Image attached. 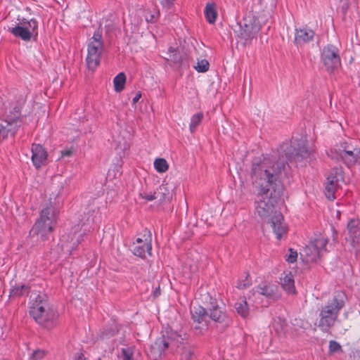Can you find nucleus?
Returning a JSON list of instances; mask_svg holds the SVG:
<instances>
[{
    "label": "nucleus",
    "mask_w": 360,
    "mask_h": 360,
    "mask_svg": "<svg viewBox=\"0 0 360 360\" xmlns=\"http://www.w3.org/2000/svg\"><path fill=\"white\" fill-rule=\"evenodd\" d=\"M154 167L160 173L165 172L168 169L167 162L164 158H157L154 162Z\"/></svg>",
    "instance_id": "nucleus-32"
},
{
    "label": "nucleus",
    "mask_w": 360,
    "mask_h": 360,
    "mask_svg": "<svg viewBox=\"0 0 360 360\" xmlns=\"http://www.w3.org/2000/svg\"><path fill=\"white\" fill-rule=\"evenodd\" d=\"M179 343H181V345H183L182 346H184V342H181V341H179Z\"/></svg>",
    "instance_id": "nucleus-55"
},
{
    "label": "nucleus",
    "mask_w": 360,
    "mask_h": 360,
    "mask_svg": "<svg viewBox=\"0 0 360 360\" xmlns=\"http://www.w3.org/2000/svg\"><path fill=\"white\" fill-rule=\"evenodd\" d=\"M122 358L124 360H131L132 358V352L129 348H123L122 349Z\"/></svg>",
    "instance_id": "nucleus-43"
},
{
    "label": "nucleus",
    "mask_w": 360,
    "mask_h": 360,
    "mask_svg": "<svg viewBox=\"0 0 360 360\" xmlns=\"http://www.w3.org/2000/svg\"><path fill=\"white\" fill-rule=\"evenodd\" d=\"M45 356V352L44 350H41V349H37V350H35L34 351L31 356H30V359H32V360H41V359H43Z\"/></svg>",
    "instance_id": "nucleus-40"
},
{
    "label": "nucleus",
    "mask_w": 360,
    "mask_h": 360,
    "mask_svg": "<svg viewBox=\"0 0 360 360\" xmlns=\"http://www.w3.org/2000/svg\"><path fill=\"white\" fill-rule=\"evenodd\" d=\"M85 233H79L78 236L77 235L76 233H75L74 234V237L76 238L75 239V241L73 242V245H78L81 241L83 240V235H84Z\"/></svg>",
    "instance_id": "nucleus-45"
},
{
    "label": "nucleus",
    "mask_w": 360,
    "mask_h": 360,
    "mask_svg": "<svg viewBox=\"0 0 360 360\" xmlns=\"http://www.w3.org/2000/svg\"><path fill=\"white\" fill-rule=\"evenodd\" d=\"M181 350V360H195L196 349L194 346L186 344V345L180 347Z\"/></svg>",
    "instance_id": "nucleus-23"
},
{
    "label": "nucleus",
    "mask_w": 360,
    "mask_h": 360,
    "mask_svg": "<svg viewBox=\"0 0 360 360\" xmlns=\"http://www.w3.org/2000/svg\"><path fill=\"white\" fill-rule=\"evenodd\" d=\"M204 13L207 21L210 24L214 23L217 18V11L215 3H207L205 8Z\"/></svg>",
    "instance_id": "nucleus-24"
},
{
    "label": "nucleus",
    "mask_w": 360,
    "mask_h": 360,
    "mask_svg": "<svg viewBox=\"0 0 360 360\" xmlns=\"http://www.w3.org/2000/svg\"><path fill=\"white\" fill-rule=\"evenodd\" d=\"M289 254L285 255V260L288 263H294L297 261V252L292 248L289 249Z\"/></svg>",
    "instance_id": "nucleus-39"
},
{
    "label": "nucleus",
    "mask_w": 360,
    "mask_h": 360,
    "mask_svg": "<svg viewBox=\"0 0 360 360\" xmlns=\"http://www.w3.org/2000/svg\"><path fill=\"white\" fill-rule=\"evenodd\" d=\"M30 292V286L26 284L15 285L10 290L9 297L15 298L24 295H28Z\"/></svg>",
    "instance_id": "nucleus-21"
},
{
    "label": "nucleus",
    "mask_w": 360,
    "mask_h": 360,
    "mask_svg": "<svg viewBox=\"0 0 360 360\" xmlns=\"http://www.w3.org/2000/svg\"><path fill=\"white\" fill-rule=\"evenodd\" d=\"M152 245L150 240L148 241L146 239L143 241L141 238H138L136 243H134L133 254L141 258H145L146 254L151 255Z\"/></svg>",
    "instance_id": "nucleus-15"
},
{
    "label": "nucleus",
    "mask_w": 360,
    "mask_h": 360,
    "mask_svg": "<svg viewBox=\"0 0 360 360\" xmlns=\"http://www.w3.org/2000/svg\"><path fill=\"white\" fill-rule=\"evenodd\" d=\"M342 351V347L339 342L335 340H330L329 341V352L335 353L338 352Z\"/></svg>",
    "instance_id": "nucleus-38"
},
{
    "label": "nucleus",
    "mask_w": 360,
    "mask_h": 360,
    "mask_svg": "<svg viewBox=\"0 0 360 360\" xmlns=\"http://www.w3.org/2000/svg\"><path fill=\"white\" fill-rule=\"evenodd\" d=\"M347 300L346 294L341 290L335 291L332 299L321 307L319 312V328L324 333H328L338 321L340 310Z\"/></svg>",
    "instance_id": "nucleus-2"
},
{
    "label": "nucleus",
    "mask_w": 360,
    "mask_h": 360,
    "mask_svg": "<svg viewBox=\"0 0 360 360\" xmlns=\"http://www.w3.org/2000/svg\"><path fill=\"white\" fill-rule=\"evenodd\" d=\"M140 196L143 199H146L148 201H152L156 199L155 191L153 193H141Z\"/></svg>",
    "instance_id": "nucleus-42"
},
{
    "label": "nucleus",
    "mask_w": 360,
    "mask_h": 360,
    "mask_svg": "<svg viewBox=\"0 0 360 360\" xmlns=\"http://www.w3.org/2000/svg\"><path fill=\"white\" fill-rule=\"evenodd\" d=\"M160 4L165 8H171L174 3L175 0H158Z\"/></svg>",
    "instance_id": "nucleus-44"
},
{
    "label": "nucleus",
    "mask_w": 360,
    "mask_h": 360,
    "mask_svg": "<svg viewBox=\"0 0 360 360\" xmlns=\"http://www.w3.org/2000/svg\"><path fill=\"white\" fill-rule=\"evenodd\" d=\"M155 194L160 203L169 202L173 197V189L168 184H162L156 189Z\"/></svg>",
    "instance_id": "nucleus-17"
},
{
    "label": "nucleus",
    "mask_w": 360,
    "mask_h": 360,
    "mask_svg": "<svg viewBox=\"0 0 360 360\" xmlns=\"http://www.w3.org/2000/svg\"><path fill=\"white\" fill-rule=\"evenodd\" d=\"M115 168L117 169V172L120 174L121 172L120 171L119 167L118 166H115Z\"/></svg>",
    "instance_id": "nucleus-52"
},
{
    "label": "nucleus",
    "mask_w": 360,
    "mask_h": 360,
    "mask_svg": "<svg viewBox=\"0 0 360 360\" xmlns=\"http://www.w3.org/2000/svg\"><path fill=\"white\" fill-rule=\"evenodd\" d=\"M342 2H343V6H346V8L348 7V1L349 0H340Z\"/></svg>",
    "instance_id": "nucleus-50"
},
{
    "label": "nucleus",
    "mask_w": 360,
    "mask_h": 360,
    "mask_svg": "<svg viewBox=\"0 0 360 360\" xmlns=\"http://www.w3.org/2000/svg\"><path fill=\"white\" fill-rule=\"evenodd\" d=\"M169 58L168 60H171L176 65H181L182 63L181 56L177 49L169 47L168 49Z\"/></svg>",
    "instance_id": "nucleus-30"
},
{
    "label": "nucleus",
    "mask_w": 360,
    "mask_h": 360,
    "mask_svg": "<svg viewBox=\"0 0 360 360\" xmlns=\"http://www.w3.org/2000/svg\"><path fill=\"white\" fill-rule=\"evenodd\" d=\"M32 297V295L30 296L29 313L34 320L40 319L39 315L50 307L47 297L44 294H38L34 298Z\"/></svg>",
    "instance_id": "nucleus-8"
},
{
    "label": "nucleus",
    "mask_w": 360,
    "mask_h": 360,
    "mask_svg": "<svg viewBox=\"0 0 360 360\" xmlns=\"http://www.w3.org/2000/svg\"><path fill=\"white\" fill-rule=\"evenodd\" d=\"M203 326H205L207 328V325L206 323H205V324H203Z\"/></svg>",
    "instance_id": "nucleus-53"
},
{
    "label": "nucleus",
    "mask_w": 360,
    "mask_h": 360,
    "mask_svg": "<svg viewBox=\"0 0 360 360\" xmlns=\"http://www.w3.org/2000/svg\"><path fill=\"white\" fill-rule=\"evenodd\" d=\"M58 187H59V188H60V189H59L58 193L56 195V197H57L58 195H60V191L61 190H63V184H60L58 186Z\"/></svg>",
    "instance_id": "nucleus-51"
},
{
    "label": "nucleus",
    "mask_w": 360,
    "mask_h": 360,
    "mask_svg": "<svg viewBox=\"0 0 360 360\" xmlns=\"http://www.w3.org/2000/svg\"><path fill=\"white\" fill-rule=\"evenodd\" d=\"M191 314L193 323H196V326H194V329H202V328L200 327L199 325L202 324L203 322H206V319L209 316V313L207 312L206 309H205L200 305L194 306L191 309Z\"/></svg>",
    "instance_id": "nucleus-16"
},
{
    "label": "nucleus",
    "mask_w": 360,
    "mask_h": 360,
    "mask_svg": "<svg viewBox=\"0 0 360 360\" xmlns=\"http://www.w3.org/2000/svg\"><path fill=\"white\" fill-rule=\"evenodd\" d=\"M358 226V221L354 219H351L347 224V229L350 236L354 237L356 233V227Z\"/></svg>",
    "instance_id": "nucleus-37"
},
{
    "label": "nucleus",
    "mask_w": 360,
    "mask_h": 360,
    "mask_svg": "<svg viewBox=\"0 0 360 360\" xmlns=\"http://www.w3.org/2000/svg\"><path fill=\"white\" fill-rule=\"evenodd\" d=\"M20 25L27 27V29L31 32V34L34 37H37L38 34V22L36 19L32 18L30 20H27L26 18H22L20 22Z\"/></svg>",
    "instance_id": "nucleus-28"
},
{
    "label": "nucleus",
    "mask_w": 360,
    "mask_h": 360,
    "mask_svg": "<svg viewBox=\"0 0 360 360\" xmlns=\"http://www.w3.org/2000/svg\"><path fill=\"white\" fill-rule=\"evenodd\" d=\"M159 15V12L156 11H148L146 13L145 18L148 22L154 23L158 20Z\"/></svg>",
    "instance_id": "nucleus-35"
},
{
    "label": "nucleus",
    "mask_w": 360,
    "mask_h": 360,
    "mask_svg": "<svg viewBox=\"0 0 360 360\" xmlns=\"http://www.w3.org/2000/svg\"><path fill=\"white\" fill-rule=\"evenodd\" d=\"M161 294V290L160 286L155 288V290L153 292V296L154 297H158Z\"/></svg>",
    "instance_id": "nucleus-49"
},
{
    "label": "nucleus",
    "mask_w": 360,
    "mask_h": 360,
    "mask_svg": "<svg viewBox=\"0 0 360 360\" xmlns=\"http://www.w3.org/2000/svg\"><path fill=\"white\" fill-rule=\"evenodd\" d=\"M238 30L236 31L238 37L243 39L245 43L250 42L256 37L260 30V25L253 16H246L238 22Z\"/></svg>",
    "instance_id": "nucleus-5"
},
{
    "label": "nucleus",
    "mask_w": 360,
    "mask_h": 360,
    "mask_svg": "<svg viewBox=\"0 0 360 360\" xmlns=\"http://www.w3.org/2000/svg\"><path fill=\"white\" fill-rule=\"evenodd\" d=\"M193 68L198 72H206L210 68V63L207 60L202 59L198 60L197 65Z\"/></svg>",
    "instance_id": "nucleus-33"
},
{
    "label": "nucleus",
    "mask_w": 360,
    "mask_h": 360,
    "mask_svg": "<svg viewBox=\"0 0 360 360\" xmlns=\"http://www.w3.org/2000/svg\"><path fill=\"white\" fill-rule=\"evenodd\" d=\"M321 60L326 70L328 72H332L340 65L338 49L331 44L324 46L321 51Z\"/></svg>",
    "instance_id": "nucleus-7"
},
{
    "label": "nucleus",
    "mask_w": 360,
    "mask_h": 360,
    "mask_svg": "<svg viewBox=\"0 0 360 360\" xmlns=\"http://www.w3.org/2000/svg\"><path fill=\"white\" fill-rule=\"evenodd\" d=\"M120 330L119 324L113 321L112 323L104 327L99 333L101 339H108L118 333Z\"/></svg>",
    "instance_id": "nucleus-20"
},
{
    "label": "nucleus",
    "mask_w": 360,
    "mask_h": 360,
    "mask_svg": "<svg viewBox=\"0 0 360 360\" xmlns=\"http://www.w3.org/2000/svg\"><path fill=\"white\" fill-rule=\"evenodd\" d=\"M20 126V121L14 120L11 117H6L0 124V134L4 139H6L8 136H14Z\"/></svg>",
    "instance_id": "nucleus-12"
},
{
    "label": "nucleus",
    "mask_w": 360,
    "mask_h": 360,
    "mask_svg": "<svg viewBox=\"0 0 360 360\" xmlns=\"http://www.w3.org/2000/svg\"><path fill=\"white\" fill-rule=\"evenodd\" d=\"M203 114L202 112H198L191 117V123L189 126L190 131L191 133H193L195 131L196 127L201 122Z\"/></svg>",
    "instance_id": "nucleus-31"
},
{
    "label": "nucleus",
    "mask_w": 360,
    "mask_h": 360,
    "mask_svg": "<svg viewBox=\"0 0 360 360\" xmlns=\"http://www.w3.org/2000/svg\"><path fill=\"white\" fill-rule=\"evenodd\" d=\"M209 317L214 323L221 324L223 326L227 327L232 323V319L227 314L225 307L217 304L212 306L209 309Z\"/></svg>",
    "instance_id": "nucleus-9"
},
{
    "label": "nucleus",
    "mask_w": 360,
    "mask_h": 360,
    "mask_svg": "<svg viewBox=\"0 0 360 360\" xmlns=\"http://www.w3.org/2000/svg\"><path fill=\"white\" fill-rule=\"evenodd\" d=\"M257 292L268 299L275 300L277 298L276 287L270 284H260L257 286Z\"/></svg>",
    "instance_id": "nucleus-19"
},
{
    "label": "nucleus",
    "mask_w": 360,
    "mask_h": 360,
    "mask_svg": "<svg viewBox=\"0 0 360 360\" xmlns=\"http://www.w3.org/2000/svg\"><path fill=\"white\" fill-rule=\"evenodd\" d=\"M281 283L283 288L289 294L295 292V281L291 274H286L281 278Z\"/></svg>",
    "instance_id": "nucleus-26"
},
{
    "label": "nucleus",
    "mask_w": 360,
    "mask_h": 360,
    "mask_svg": "<svg viewBox=\"0 0 360 360\" xmlns=\"http://www.w3.org/2000/svg\"><path fill=\"white\" fill-rule=\"evenodd\" d=\"M179 343H181V345H183L182 346H184V342H181V341H179Z\"/></svg>",
    "instance_id": "nucleus-54"
},
{
    "label": "nucleus",
    "mask_w": 360,
    "mask_h": 360,
    "mask_svg": "<svg viewBox=\"0 0 360 360\" xmlns=\"http://www.w3.org/2000/svg\"><path fill=\"white\" fill-rule=\"evenodd\" d=\"M328 242V240L323 237H321L315 240L314 243V247L316 250V255L309 259L311 262H316L318 261V259H319L320 251L321 250H326V246Z\"/></svg>",
    "instance_id": "nucleus-25"
},
{
    "label": "nucleus",
    "mask_w": 360,
    "mask_h": 360,
    "mask_svg": "<svg viewBox=\"0 0 360 360\" xmlns=\"http://www.w3.org/2000/svg\"><path fill=\"white\" fill-rule=\"evenodd\" d=\"M6 117H11L14 120L20 121L21 118V110L20 107L15 106L13 108V110L10 112V113L6 116Z\"/></svg>",
    "instance_id": "nucleus-36"
},
{
    "label": "nucleus",
    "mask_w": 360,
    "mask_h": 360,
    "mask_svg": "<svg viewBox=\"0 0 360 360\" xmlns=\"http://www.w3.org/2000/svg\"><path fill=\"white\" fill-rule=\"evenodd\" d=\"M11 33L15 37H18L23 41H30L32 37L31 32L27 29V27L22 26L20 23L12 27L10 30Z\"/></svg>",
    "instance_id": "nucleus-18"
},
{
    "label": "nucleus",
    "mask_w": 360,
    "mask_h": 360,
    "mask_svg": "<svg viewBox=\"0 0 360 360\" xmlns=\"http://www.w3.org/2000/svg\"><path fill=\"white\" fill-rule=\"evenodd\" d=\"M169 342L162 336L158 338L149 348L150 357L153 360H158L161 358L165 351L169 347Z\"/></svg>",
    "instance_id": "nucleus-11"
},
{
    "label": "nucleus",
    "mask_w": 360,
    "mask_h": 360,
    "mask_svg": "<svg viewBox=\"0 0 360 360\" xmlns=\"http://www.w3.org/2000/svg\"><path fill=\"white\" fill-rule=\"evenodd\" d=\"M73 154V150L72 148L65 149L61 150V157H70Z\"/></svg>",
    "instance_id": "nucleus-46"
},
{
    "label": "nucleus",
    "mask_w": 360,
    "mask_h": 360,
    "mask_svg": "<svg viewBox=\"0 0 360 360\" xmlns=\"http://www.w3.org/2000/svg\"><path fill=\"white\" fill-rule=\"evenodd\" d=\"M126 75L124 72H120L113 79L114 88L116 92H120L124 89Z\"/></svg>",
    "instance_id": "nucleus-29"
},
{
    "label": "nucleus",
    "mask_w": 360,
    "mask_h": 360,
    "mask_svg": "<svg viewBox=\"0 0 360 360\" xmlns=\"http://www.w3.org/2000/svg\"><path fill=\"white\" fill-rule=\"evenodd\" d=\"M103 48L102 32L98 29L89 39L87 45L86 62L89 70L94 71L100 65Z\"/></svg>",
    "instance_id": "nucleus-4"
},
{
    "label": "nucleus",
    "mask_w": 360,
    "mask_h": 360,
    "mask_svg": "<svg viewBox=\"0 0 360 360\" xmlns=\"http://www.w3.org/2000/svg\"><path fill=\"white\" fill-rule=\"evenodd\" d=\"M235 309L238 315L242 318L246 319L249 316L250 309L245 297L240 298L234 305Z\"/></svg>",
    "instance_id": "nucleus-22"
},
{
    "label": "nucleus",
    "mask_w": 360,
    "mask_h": 360,
    "mask_svg": "<svg viewBox=\"0 0 360 360\" xmlns=\"http://www.w3.org/2000/svg\"><path fill=\"white\" fill-rule=\"evenodd\" d=\"M352 243L356 252H360V231L356 236H354L352 239Z\"/></svg>",
    "instance_id": "nucleus-41"
},
{
    "label": "nucleus",
    "mask_w": 360,
    "mask_h": 360,
    "mask_svg": "<svg viewBox=\"0 0 360 360\" xmlns=\"http://www.w3.org/2000/svg\"><path fill=\"white\" fill-rule=\"evenodd\" d=\"M39 316L40 319H36L34 321L42 327L51 329L54 326L58 314L54 309L49 307Z\"/></svg>",
    "instance_id": "nucleus-13"
},
{
    "label": "nucleus",
    "mask_w": 360,
    "mask_h": 360,
    "mask_svg": "<svg viewBox=\"0 0 360 360\" xmlns=\"http://www.w3.org/2000/svg\"><path fill=\"white\" fill-rule=\"evenodd\" d=\"M32 161L34 166L39 169L41 166L45 165L48 157L46 150L39 143H33L32 145Z\"/></svg>",
    "instance_id": "nucleus-10"
},
{
    "label": "nucleus",
    "mask_w": 360,
    "mask_h": 360,
    "mask_svg": "<svg viewBox=\"0 0 360 360\" xmlns=\"http://www.w3.org/2000/svg\"><path fill=\"white\" fill-rule=\"evenodd\" d=\"M74 360H86V358L82 353H77L75 356Z\"/></svg>",
    "instance_id": "nucleus-48"
},
{
    "label": "nucleus",
    "mask_w": 360,
    "mask_h": 360,
    "mask_svg": "<svg viewBox=\"0 0 360 360\" xmlns=\"http://www.w3.org/2000/svg\"><path fill=\"white\" fill-rule=\"evenodd\" d=\"M344 180V175L342 168L334 167L330 169L326 178L325 186V195L330 200H333L335 193L340 186V182Z\"/></svg>",
    "instance_id": "nucleus-6"
},
{
    "label": "nucleus",
    "mask_w": 360,
    "mask_h": 360,
    "mask_svg": "<svg viewBox=\"0 0 360 360\" xmlns=\"http://www.w3.org/2000/svg\"><path fill=\"white\" fill-rule=\"evenodd\" d=\"M338 155L347 167L354 165L356 160V155L352 150H342Z\"/></svg>",
    "instance_id": "nucleus-27"
},
{
    "label": "nucleus",
    "mask_w": 360,
    "mask_h": 360,
    "mask_svg": "<svg viewBox=\"0 0 360 360\" xmlns=\"http://www.w3.org/2000/svg\"><path fill=\"white\" fill-rule=\"evenodd\" d=\"M57 217L58 212L52 202L49 201V202L41 210L39 217L31 229L30 235L31 236H37L42 241L48 240L49 234L54 229Z\"/></svg>",
    "instance_id": "nucleus-3"
},
{
    "label": "nucleus",
    "mask_w": 360,
    "mask_h": 360,
    "mask_svg": "<svg viewBox=\"0 0 360 360\" xmlns=\"http://www.w3.org/2000/svg\"><path fill=\"white\" fill-rule=\"evenodd\" d=\"M141 97V93L140 91H139L136 96L133 98L132 99V104L134 105L136 104L139 100L140 99V98Z\"/></svg>",
    "instance_id": "nucleus-47"
},
{
    "label": "nucleus",
    "mask_w": 360,
    "mask_h": 360,
    "mask_svg": "<svg viewBox=\"0 0 360 360\" xmlns=\"http://www.w3.org/2000/svg\"><path fill=\"white\" fill-rule=\"evenodd\" d=\"M277 161L269 158H255L252 162L251 177L257 188L255 201V211L264 220H268L277 239H281L287 231L283 214L275 211V205L283 195V178L286 176L288 162H299L310 158L311 151L303 140L283 143L278 150Z\"/></svg>",
    "instance_id": "nucleus-1"
},
{
    "label": "nucleus",
    "mask_w": 360,
    "mask_h": 360,
    "mask_svg": "<svg viewBox=\"0 0 360 360\" xmlns=\"http://www.w3.org/2000/svg\"><path fill=\"white\" fill-rule=\"evenodd\" d=\"M251 284H252L251 278L250 277L249 274H247L245 279L240 280L238 281L236 288L240 290L246 289V288H249L251 285Z\"/></svg>",
    "instance_id": "nucleus-34"
},
{
    "label": "nucleus",
    "mask_w": 360,
    "mask_h": 360,
    "mask_svg": "<svg viewBox=\"0 0 360 360\" xmlns=\"http://www.w3.org/2000/svg\"><path fill=\"white\" fill-rule=\"evenodd\" d=\"M314 32L308 27L296 28L294 42L296 46H302L314 39Z\"/></svg>",
    "instance_id": "nucleus-14"
}]
</instances>
